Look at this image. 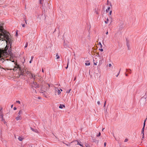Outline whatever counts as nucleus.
Segmentation results:
<instances>
[{
    "label": "nucleus",
    "instance_id": "603ef678",
    "mask_svg": "<svg viewBox=\"0 0 147 147\" xmlns=\"http://www.w3.org/2000/svg\"><path fill=\"white\" fill-rule=\"evenodd\" d=\"M33 58H34V57L33 56H31V60H32L33 59Z\"/></svg>",
    "mask_w": 147,
    "mask_h": 147
},
{
    "label": "nucleus",
    "instance_id": "052dcab7",
    "mask_svg": "<svg viewBox=\"0 0 147 147\" xmlns=\"http://www.w3.org/2000/svg\"><path fill=\"white\" fill-rule=\"evenodd\" d=\"M47 85H47V84H45V86H46V87H47Z\"/></svg>",
    "mask_w": 147,
    "mask_h": 147
},
{
    "label": "nucleus",
    "instance_id": "338daca9",
    "mask_svg": "<svg viewBox=\"0 0 147 147\" xmlns=\"http://www.w3.org/2000/svg\"><path fill=\"white\" fill-rule=\"evenodd\" d=\"M105 129V128H103L102 129V131H103V130Z\"/></svg>",
    "mask_w": 147,
    "mask_h": 147
},
{
    "label": "nucleus",
    "instance_id": "cd10ccee",
    "mask_svg": "<svg viewBox=\"0 0 147 147\" xmlns=\"http://www.w3.org/2000/svg\"><path fill=\"white\" fill-rule=\"evenodd\" d=\"M112 10H111L110 11V12L109 13V16L110 17H111V13H112Z\"/></svg>",
    "mask_w": 147,
    "mask_h": 147
},
{
    "label": "nucleus",
    "instance_id": "13d9d810",
    "mask_svg": "<svg viewBox=\"0 0 147 147\" xmlns=\"http://www.w3.org/2000/svg\"><path fill=\"white\" fill-rule=\"evenodd\" d=\"M13 105H12L11 106V108H12L13 107Z\"/></svg>",
    "mask_w": 147,
    "mask_h": 147
},
{
    "label": "nucleus",
    "instance_id": "473e14b6",
    "mask_svg": "<svg viewBox=\"0 0 147 147\" xmlns=\"http://www.w3.org/2000/svg\"><path fill=\"white\" fill-rule=\"evenodd\" d=\"M102 61V60H100V61H99V65H100L101 64Z\"/></svg>",
    "mask_w": 147,
    "mask_h": 147
},
{
    "label": "nucleus",
    "instance_id": "f8f14e48",
    "mask_svg": "<svg viewBox=\"0 0 147 147\" xmlns=\"http://www.w3.org/2000/svg\"><path fill=\"white\" fill-rule=\"evenodd\" d=\"M146 95L147 96L146 97H145L144 98H142L141 99V100H140L141 101H142V100H143V101H144L145 102H146V98H147V94H146Z\"/></svg>",
    "mask_w": 147,
    "mask_h": 147
},
{
    "label": "nucleus",
    "instance_id": "c9c22d12",
    "mask_svg": "<svg viewBox=\"0 0 147 147\" xmlns=\"http://www.w3.org/2000/svg\"><path fill=\"white\" fill-rule=\"evenodd\" d=\"M94 60H93V62H94V64L95 65H97V62H96V63H95L94 62Z\"/></svg>",
    "mask_w": 147,
    "mask_h": 147
},
{
    "label": "nucleus",
    "instance_id": "37998d69",
    "mask_svg": "<svg viewBox=\"0 0 147 147\" xmlns=\"http://www.w3.org/2000/svg\"><path fill=\"white\" fill-rule=\"evenodd\" d=\"M18 35V34L17 32V31L16 32V36H17Z\"/></svg>",
    "mask_w": 147,
    "mask_h": 147
},
{
    "label": "nucleus",
    "instance_id": "f3484780",
    "mask_svg": "<svg viewBox=\"0 0 147 147\" xmlns=\"http://www.w3.org/2000/svg\"><path fill=\"white\" fill-rule=\"evenodd\" d=\"M20 116L18 115V117L16 118V119L17 121L18 120L20 119Z\"/></svg>",
    "mask_w": 147,
    "mask_h": 147
},
{
    "label": "nucleus",
    "instance_id": "20e7f679",
    "mask_svg": "<svg viewBox=\"0 0 147 147\" xmlns=\"http://www.w3.org/2000/svg\"><path fill=\"white\" fill-rule=\"evenodd\" d=\"M55 95H57V94L58 95L61 93L60 90L58 89L57 88H55Z\"/></svg>",
    "mask_w": 147,
    "mask_h": 147
},
{
    "label": "nucleus",
    "instance_id": "09e8293b",
    "mask_svg": "<svg viewBox=\"0 0 147 147\" xmlns=\"http://www.w3.org/2000/svg\"><path fill=\"white\" fill-rule=\"evenodd\" d=\"M106 142H105L104 143V146L105 147L106 146Z\"/></svg>",
    "mask_w": 147,
    "mask_h": 147
},
{
    "label": "nucleus",
    "instance_id": "4be33fe9",
    "mask_svg": "<svg viewBox=\"0 0 147 147\" xmlns=\"http://www.w3.org/2000/svg\"><path fill=\"white\" fill-rule=\"evenodd\" d=\"M147 119V117L146 119L144 121V124H143V126H144V127H145L146 121Z\"/></svg>",
    "mask_w": 147,
    "mask_h": 147
},
{
    "label": "nucleus",
    "instance_id": "5fc2aeb1",
    "mask_svg": "<svg viewBox=\"0 0 147 147\" xmlns=\"http://www.w3.org/2000/svg\"><path fill=\"white\" fill-rule=\"evenodd\" d=\"M32 60H30L29 61L30 63H32Z\"/></svg>",
    "mask_w": 147,
    "mask_h": 147
},
{
    "label": "nucleus",
    "instance_id": "6e6552de",
    "mask_svg": "<svg viewBox=\"0 0 147 147\" xmlns=\"http://www.w3.org/2000/svg\"><path fill=\"white\" fill-rule=\"evenodd\" d=\"M74 142H77V145H80V146H82L83 147H84L83 146V145L82 144H81V142H79L78 141H75Z\"/></svg>",
    "mask_w": 147,
    "mask_h": 147
},
{
    "label": "nucleus",
    "instance_id": "ddd939ff",
    "mask_svg": "<svg viewBox=\"0 0 147 147\" xmlns=\"http://www.w3.org/2000/svg\"><path fill=\"white\" fill-rule=\"evenodd\" d=\"M144 128L145 127L143 126L142 130V134H143V135H144Z\"/></svg>",
    "mask_w": 147,
    "mask_h": 147
},
{
    "label": "nucleus",
    "instance_id": "3c124183",
    "mask_svg": "<svg viewBox=\"0 0 147 147\" xmlns=\"http://www.w3.org/2000/svg\"><path fill=\"white\" fill-rule=\"evenodd\" d=\"M112 65L110 63H109V67H111V66Z\"/></svg>",
    "mask_w": 147,
    "mask_h": 147
},
{
    "label": "nucleus",
    "instance_id": "e433bc0d",
    "mask_svg": "<svg viewBox=\"0 0 147 147\" xmlns=\"http://www.w3.org/2000/svg\"><path fill=\"white\" fill-rule=\"evenodd\" d=\"M94 142H95L96 144H98V140H96L95 141H94Z\"/></svg>",
    "mask_w": 147,
    "mask_h": 147
},
{
    "label": "nucleus",
    "instance_id": "423d86ee",
    "mask_svg": "<svg viewBox=\"0 0 147 147\" xmlns=\"http://www.w3.org/2000/svg\"><path fill=\"white\" fill-rule=\"evenodd\" d=\"M126 42H127V43H126L127 46L128 48V50H130V44H129V41L127 39H126Z\"/></svg>",
    "mask_w": 147,
    "mask_h": 147
},
{
    "label": "nucleus",
    "instance_id": "412c9836",
    "mask_svg": "<svg viewBox=\"0 0 147 147\" xmlns=\"http://www.w3.org/2000/svg\"><path fill=\"white\" fill-rule=\"evenodd\" d=\"M85 146L86 147H90V145L87 143H86L85 144Z\"/></svg>",
    "mask_w": 147,
    "mask_h": 147
},
{
    "label": "nucleus",
    "instance_id": "f704fd0d",
    "mask_svg": "<svg viewBox=\"0 0 147 147\" xmlns=\"http://www.w3.org/2000/svg\"><path fill=\"white\" fill-rule=\"evenodd\" d=\"M71 90V89H70L69 90H67V91H66V92L67 93H69L70 92V91Z\"/></svg>",
    "mask_w": 147,
    "mask_h": 147
},
{
    "label": "nucleus",
    "instance_id": "5701e85b",
    "mask_svg": "<svg viewBox=\"0 0 147 147\" xmlns=\"http://www.w3.org/2000/svg\"><path fill=\"white\" fill-rule=\"evenodd\" d=\"M56 57H57V59H58L60 58V57L58 55V54L57 53L56 55Z\"/></svg>",
    "mask_w": 147,
    "mask_h": 147
},
{
    "label": "nucleus",
    "instance_id": "72a5a7b5",
    "mask_svg": "<svg viewBox=\"0 0 147 147\" xmlns=\"http://www.w3.org/2000/svg\"><path fill=\"white\" fill-rule=\"evenodd\" d=\"M43 87H42V90H42V91H43L44 92H45L47 90V88H46V89H45V90H42Z\"/></svg>",
    "mask_w": 147,
    "mask_h": 147
},
{
    "label": "nucleus",
    "instance_id": "a211bd4d",
    "mask_svg": "<svg viewBox=\"0 0 147 147\" xmlns=\"http://www.w3.org/2000/svg\"><path fill=\"white\" fill-rule=\"evenodd\" d=\"M126 71L128 72L129 73H131V70L130 69H126Z\"/></svg>",
    "mask_w": 147,
    "mask_h": 147
},
{
    "label": "nucleus",
    "instance_id": "2f4dec72",
    "mask_svg": "<svg viewBox=\"0 0 147 147\" xmlns=\"http://www.w3.org/2000/svg\"><path fill=\"white\" fill-rule=\"evenodd\" d=\"M101 135V133L100 132L97 135V137H99Z\"/></svg>",
    "mask_w": 147,
    "mask_h": 147
},
{
    "label": "nucleus",
    "instance_id": "9b49d317",
    "mask_svg": "<svg viewBox=\"0 0 147 147\" xmlns=\"http://www.w3.org/2000/svg\"><path fill=\"white\" fill-rule=\"evenodd\" d=\"M63 107H65V106L64 105L60 104V105L59 106V108L60 109H62Z\"/></svg>",
    "mask_w": 147,
    "mask_h": 147
},
{
    "label": "nucleus",
    "instance_id": "dca6fc26",
    "mask_svg": "<svg viewBox=\"0 0 147 147\" xmlns=\"http://www.w3.org/2000/svg\"><path fill=\"white\" fill-rule=\"evenodd\" d=\"M22 113V110H20L18 113V115L20 116V115Z\"/></svg>",
    "mask_w": 147,
    "mask_h": 147
},
{
    "label": "nucleus",
    "instance_id": "c03bdc74",
    "mask_svg": "<svg viewBox=\"0 0 147 147\" xmlns=\"http://www.w3.org/2000/svg\"><path fill=\"white\" fill-rule=\"evenodd\" d=\"M121 70V69H120V71L117 74V75L116 76L117 77H118V76H119V73H120V71Z\"/></svg>",
    "mask_w": 147,
    "mask_h": 147
},
{
    "label": "nucleus",
    "instance_id": "9d476101",
    "mask_svg": "<svg viewBox=\"0 0 147 147\" xmlns=\"http://www.w3.org/2000/svg\"><path fill=\"white\" fill-rule=\"evenodd\" d=\"M9 48V46H7V45L4 48V51L5 52H7L8 49Z\"/></svg>",
    "mask_w": 147,
    "mask_h": 147
},
{
    "label": "nucleus",
    "instance_id": "2eb2a0df",
    "mask_svg": "<svg viewBox=\"0 0 147 147\" xmlns=\"http://www.w3.org/2000/svg\"><path fill=\"white\" fill-rule=\"evenodd\" d=\"M30 129L32 131H33L35 132H37L38 131L37 129H34L33 128H32V127H31Z\"/></svg>",
    "mask_w": 147,
    "mask_h": 147
},
{
    "label": "nucleus",
    "instance_id": "e2e57ef3",
    "mask_svg": "<svg viewBox=\"0 0 147 147\" xmlns=\"http://www.w3.org/2000/svg\"><path fill=\"white\" fill-rule=\"evenodd\" d=\"M42 71L43 72H44V70H43V69H42Z\"/></svg>",
    "mask_w": 147,
    "mask_h": 147
},
{
    "label": "nucleus",
    "instance_id": "f03ea898",
    "mask_svg": "<svg viewBox=\"0 0 147 147\" xmlns=\"http://www.w3.org/2000/svg\"><path fill=\"white\" fill-rule=\"evenodd\" d=\"M12 41H13V40L11 39V38H9V39H7L6 40V41L7 45H8V43L10 45V48H11V47H12L11 45H12Z\"/></svg>",
    "mask_w": 147,
    "mask_h": 147
},
{
    "label": "nucleus",
    "instance_id": "bb28decb",
    "mask_svg": "<svg viewBox=\"0 0 147 147\" xmlns=\"http://www.w3.org/2000/svg\"><path fill=\"white\" fill-rule=\"evenodd\" d=\"M99 45H100V47L101 48L102 47V45L100 42H99L98 44Z\"/></svg>",
    "mask_w": 147,
    "mask_h": 147
},
{
    "label": "nucleus",
    "instance_id": "ea45409f",
    "mask_svg": "<svg viewBox=\"0 0 147 147\" xmlns=\"http://www.w3.org/2000/svg\"><path fill=\"white\" fill-rule=\"evenodd\" d=\"M42 1H43V0H39L40 4H42Z\"/></svg>",
    "mask_w": 147,
    "mask_h": 147
},
{
    "label": "nucleus",
    "instance_id": "aec40b11",
    "mask_svg": "<svg viewBox=\"0 0 147 147\" xmlns=\"http://www.w3.org/2000/svg\"><path fill=\"white\" fill-rule=\"evenodd\" d=\"M18 139L20 141H22L23 139L21 138V137H19L18 138Z\"/></svg>",
    "mask_w": 147,
    "mask_h": 147
},
{
    "label": "nucleus",
    "instance_id": "0eeeda50",
    "mask_svg": "<svg viewBox=\"0 0 147 147\" xmlns=\"http://www.w3.org/2000/svg\"><path fill=\"white\" fill-rule=\"evenodd\" d=\"M11 48H10H10H9V49L8 50V51L9 53V55H10L11 56V55H13V54L11 53Z\"/></svg>",
    "mask_w": 147,
    "mask_h": 147
},
{
    "label": "nucleus",
    "instance_id": "b1692460",
    "mask_svg": "<svg viewBox=\"0 0 147 147\" xmlns=\"http://www.w3.org/2000/svg\"><path fill=\"white\" fill-rule=\"evenodd\" d=\"M26 69H25V70H24L23 71V72L22 74V75H23L24 74H26Z\"/></svg>",
    "mask_w": 147,
    "mask_h": 147
},
{
    "label": "nucleus",
    "instance_id": "6e6d98bb",
    "mask_svg": "<svg viewBox=\"0 0 147 147\" xmlns=\"http://www.w3.org/2000/svg\"><path fill=\"white\" fill-rule=\"evenodd\" d=\"M144 138V135H143H143H142V139Z\"/></svg>",
    "mask_w": 147,
    "mask_h": 147
},
{
    "label": "nucleus",
    "instance_id": "49530a36",
    "mask_svg": "<svg viewBox=\"0 0 147 147\" xmlns=\"http://www.w3.org/2000/svg\"><path fill=\"white\" fill-rule=\"evenodd\" d=\"M1 119H3V115H1Z\"/></svg>",
    "mask_w": 147,
    "mask_h": 147
},
{
    "label": "nucleus",
    "instance_id": "7c9ffc66",
    "mask_svg": "<svg viewBox=\"0 0 147 147\" xmlns=\"http://www.w3.org/2000/svg\"><path fill=\"white\" fill-rule=\"evenodd\" d=\"M68 64H69V59H68V63H67V67H65V68L66 69H67L68 68Z\"/></svg>",
    "mask_w": 147,
    "mask_h": 147
},
{
    "label": "nucleus",
    "instance_id": "58836bf2",
    "mask_svg": "<svg viewBox=\"0 0 147 147\" xmlns=\"http://www.w3.org/2000/svg\"><path fill=\"white\" fill-rule=\"evenodd\" d=\"M16 102L17 103H19V104H20V102L19 100H17V101H16Z\"/></svg>",
    "mask_w": 147,
    "mask_h": 147
},
{
    "label": "nucleus",
    "instance_id": "39448f33",
    "mask_svg": "<svg viewBox=\"0 0 147 147\" xmlns=\"http://www.w3.org/2000/svg\"><path fill=\"white\" fill-rule=\"evenodd\" d=\"M32 87L35 88H38V85L37 84L36 82H33L32 84Z\"/></svg>",
    "mask_w": 147,
    "mask_h": 147
},
{
    "label": "nucleus",
    "instance_id": "8fccbe9b",
    "mask_svg": "<svg viewBox=\"0 0 147 147\" xmlns=\"http://www.w3.org/2000/svg\"><path fill=\"white\" fill-rule=\"evenodd\" d=\"M17 109V108L16 107H14L13 108V109L15 110H16Z\"/></svg>",
    "mask_w": 147,
    "mask_h": 147
},
{
    "label": "nucleus",
    "instance_id": "393cba45",
    "mask_svg": "<svg viewBox=\"0 0 147 147\" xmlns=\"http://www.w3.org/2000/svg\"><path fill=\"white\" fill-rule=\"evenodd\" d=\"M63 45L65 48H66L67 47V44L66 43H65V41L64 42V45Z\"/></svg>",
    "mask_w": 147,
    "mask_h": 147
},
{
    "label": "nucleus",
    "instance_id": "7ed1b4c3",
    "mask_svg": "<svg viewBox=\"0 0 147 147\" xmlns=\"http://www.w3.org/2000/svg\"><path fill=\"white\" fill-rule=\"evenodd\" d=\"M26 74L28 76V77L31 79L33 77L32 74L30 72L28 71H26Z\"/></svg>",
    "mask_w": 147,
    "mask_h": 147
},
{
    "label": "nucleus",
    "instance_id": "774afa93",
    "mask_svg": "<svg viewBox=\"0 0 147 147\" xmlns=\"http://www.w3.org/2000/svg\"><path fill=\"white\" fill-rule=\"evenodd\" d=\"M76 79V78H74V80H75Z\"/></svg>",
    "mask_w": 147,
    "mask_h": 147
},
{
    "label": "nucleus",
    "instance_id": "69168bd1",
    "mask_svg": "<svg viewBox=\"0 0 147 147\" xmlns=\"http://www.w3.org/2000/svg\"><path fill=\"white\" fill-rule=\"evenodd\" d=\"M60 91L61 90V91H62V90L61 89H60Z\"/></svg>",
    "mask_w": 147,
    "mask_h": 147
},
{
    "label": "nucleus",
    "instance_id": "6ab92c4d",
    "mask_svg": "<svg viewBox=\"0 0 147 147\" xmlns=\"http://www.w3.org/2000/svg\"><path fill=\"white\" fill-rule=\"evenodd\" d=\"M110 9V7H109L107 8V9L106 10V12H108L109 11Z\"/></svg>",
    "mask_w": 147,
    "mask_h": 147
},
{
    "label": "nucleus",
    "instance_id": "1a4fd4ad",
    "mask_svg": "<svg viewBox=\"0 0 147 147\" xmlns=\"http://www.w3.org/2000/svg\"><path fill=\"white\" fill-rule=\"evenodd\" d=\"M43 80L42 78H40V79H38V81L39 82L41 83L43 82Z\"/></svg>",
    "mask_w": 147,
    "mask_h": 147
},
{
    "label": "nucleus",
    "instance_id": "f257e3e1",
    "mask_svg": "<svg viewBox=\"0 0 147 147\" xmlns=\"http://www.w3.org/2000/svg\"><path fill=\"white\" fill-rule=\"evenodd\" d=\"M10 35L9 33L6 32V31H5V32L4 33V35H1V36L0 38H2L3 40L4 38H5L4 40H5V39L7 40V39H9V35Z\"/></svg>",
    "mask_w": 147,
    "mask_h": 147
},
{
    "label": "nucleus",
    "instance_id": "79ce46f5",
    "mask_svg": "<svg viewBox=\"0 0 147 147\" xmlns=\"http://www.w3.org/2000/svg\"><path fill=\"white\" fill-rule=\"evenodd\" d=\"M128 139L127 138H126L125 139V141H124V142H127L128 141Z\"/></svg>",
    "mask_w": 147,
    "mask_h": 147
},
{
    "label": "nucleus",
    "instance_id": "a18cd8bd",
    "mask_svg": "<svg viewBox=\"0 0 147 147\" xmlns=\"http://www.w3.org/2000/svg\"><path fill=\"white\" fill-rule=\"evenodd\" d=\"M28 43H26L25 46V48H26V47H27V46H28Z\"/></svg>",
    "mask_w": 147,
    "mask_h": 147
},
{
    "label": "nucleus",
    "instance_id": "4d7b16f0",
    "mask_svg": "<svg viewBox=\"0 0 147 147\" xmlns=\"http://www.w3.org/2000/svg\"><path fill=\"white\" fill-rule=\"evenodd\" d=\"M108 31H107V32H106V34H107V35L108 34Z\"/></svg>",
    "mask_w": 147,
    "mask_h": 147
},
{
    "label": "nucleus",
    "instance_id": "c756f323",
    "mask_svg": "<svg viewBox=\"0 0 147 147\" xmlns=\"http://www.w3.org/2000/svg\"><path fill=\"white\" fill-rule=\"evenodd\" d=\"M1 121H3V122L4 123H5L6 122L4 119H1Z\"/></svg>",
    "mask_w": 147,
    "mask_h": 147
},
{
    "label": "nucleus",
    "instance_id": "0e129e2a",
    "mask_svg": "<svg viewBox=\"0 0 147 147\" xmlns=\"http://www.w3.org/2000/svg\"><path fill=\"white\" fill-rule=\"evenodd\" d=\"M125 76H128V75H127V74H125Z\"/></svg>",
    "mask_w": 147,
    "mask_h": 147
},
{
    "label": "nucleus",
    "instance_id": "de8ad7c7",
    "mask_svg": "<svg viewBox=\"0 0 147 147\" xmlns=\"http://www.w3.org/2000/svg\"><path fill=\"white\" fill-rule=\"evenodd\" d=\"M99 50H100L101 51H103L102 49H99Z\"/></svg>",
    "mask_w": 147,
    "mask_h": 147
},
{
    "label": "nucleus",
    "instance_id": "680f3d73",
    "mask_svg": "<svg viewBox=\"0 0 147 147\" xmlns=\"http://www.w3.org/2000/svg\"><path fill=\"white\" fill-rule=\"evenodd\" d=\"M25 23L27 24V22H26V21L25 20Z\"/></svg>",
    "mask_w": 147,
    "mask_h": 147
},
{
    "label": "nucleus",
    "instance_id": "4468645a",
    "mask_svg": "<svg viewBox=\"0 0 147 147\" xmlns=\"http://www.w3.org/2000/svg\"><path fill=\"white\" fill-rule=\"evenodd\" d=\"M85 65H90V62H89V61H87L86 62V63H85Z\"/></svg>",
    "mask_w": 147,
    "mask_h": 147
},
{
    "label": "nucleus",
    "instance_id": "a878e982",
    "mask_svg": "<svg viewBox=\"0 0 147 147\" xmlns=\"http://www.w3.org/2000/svg\"><path fill=\"white\" fill-rule=\"evenodd\" d=\"M32 78H33L34 80H35L36 79V76L33 75L32 74Z\"/></svg>",
    "mask_w": 147,
    "mask_h": 147
},
{
    "label": "nucleus",
    "instance_id": "4c0bfd02",
    "mask_svg": "<svg viewBox=\"0 0 147 147\" xmlns=\"http://www.w3.org/2000/svg\"><path fill=\"white\" fill-rule=\"evenodd\" d=\"M106 101H105L104 103V106H103L104 107H105V105H106Z\"/></svg>",
    "mask_w": 147,
    "mask_h": 147
},
{
    "label": "nucleus",
    "instance_id": "864d4df0",
    "mask_svg": "<svg viewBox=\"0 0 147 147\" xmlns=\"http://www.w3.org/2000/svg\"><path fill=\"white\" fill-rule=\"evenodd\" d=\"M22 26L23 27H25V24H22Z\"/></svg>",
    "mask_w": 147,
    "mask_h": 147
},
{
    "label": "nucleus",
    "instance_id": "bf43d9fd",
    "mask_svg": "<svg viewBox=\"0 0 147 147\" xmlns=\"http://www.w3.org/2000/svg\"><path fill=\"white\" fill-rule=\"evenodd\" d=\"M28 146H29V147H32V146H31L30 145H28Z\"/></svg>",
    "mask_w": 147,
    "mask_h": 147
},
{
    "label": "nucleus",
    "instance_id": "c85d7f7f",
    "mask_svg": "<svg viewBox=\"0 0 147 147\" xmlns=\"http://www.w3.org/2000/svg\"><path fill=\"white\" fill-rule=\"evenodd\" d=\"M108 21H109V19H108V18H107L106 21H105V23L106 24H107L108 23Z\"/></svg>",
    "mask_w": 147,
    "mask_h": 147
},
{
    "label": "nucleus",
    "instance_id": "a19ab883",
    "mask_svg": "<svg viewBox=\"0 0 147 147\" xmlns=\"http://www.w3.org/2000/svg\"><path fill=\"white\" fill-rule=\"evenodd\" d=\"M97 103L98 105H100V103L99 101H98L97 102Z\"/></svg>",
    "mask_w": 147,
    "mask_h": 147
}]
</instances>
